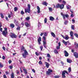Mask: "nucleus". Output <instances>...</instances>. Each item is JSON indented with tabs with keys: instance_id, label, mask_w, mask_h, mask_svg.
<instances>
[{
	"instance_id": "obj_45",
	"label": "nucleus",
	"mask_w": 78,
	"mask_h": 78,
	"mask_svg": "<svg viewBox=\"0 0 78 78\" xmlns=\"http://www.w3.org/2000/svg\"><path fill=\"white\" fill-rule=\"evenodd\" d=\"M47 33L46 32H45L44 34V36H47Z\"/></svg>"
},
{
	"instance_id": "obj_38",
	"label": "nucleus",
	"mask_w": 78,
	"mask_h": 78,
	"mask_svg": "<svg viewBox=\"0 0 78 78\" xmlns=\"http://www.w3.org/2000/svg\"><path fill=\"white\" fill-rule=\"evenodd\" d=\"M47 56L48 58H51V56H50V54H47Z\"/></svg>"
},
{
	"instance_id": "obj_58",
	"label": "nucleus",
	"mask_w": 78,
	"mask_h": 78,
	"mask_svg": "<svg viewBox=\"0 0 78 78\" xmlns=\"http://www.w3.org/2000/svg\"><path fill=\"white\" fill-rule=\"evenodd\" d=\"M74 16V15H73V14H72L71 15V17H73Z\"/></svg>"
},
{
	"instance_id": "obj_6",
	"label": "nucleus",
	"mask_w": 78,
	"mask_h": 78,
	"mask_svg": "<svg viewBox=\"0 0 78 78\" xmlns=\"http://www.w3.org/2000/svg\"><path fill=\"white\" fill-rule=\"evenodd\" d=\"M30 12L31 10H30V9L27 8L25 9V12H26V13H27V12H28V13H30Z\"/></svg>"
},
{
	"instance_id": "obj_53",
	"label": "nucleus",
	"mask_w": 78,
	"mask_h": 78,
	"mask_svg": "<svg viewBox=\"0 0 78 78\" xmlns=\"http://www.w3.org/2000/svg\"><path fill=\"white\" fill-rule=\"evenodd\" d=\"M11 62H12V61L10 60L9 61V64H11Z\"/></svg>"
},
{
	"instance_id": "obj_26",
	"label": "nucleus",
	"mask_w": 78,
	"mask_h": 78,
	"mask_svg": "<svg viewBox=\"0 0 78 78\" xmlns=\"http://www.w3.org/2000/svg\"><path fill=\"white\" fill-rule=\"evenodd\" d=\"M73 31H71L70 32V36L71 37H72L73 36Z\"/></svg>"
},
{
	"instance_id": "obj_29",
	"label": "nucleus",
	"mask_w": 78,
	"mask_h": 78,
	"mask_svg": "<svg viewBox=\"0 0 78 78\" xmlns=\"http://www.w3.org/2000/svg\"><path fill=\"white\" fill-rule=\"evenodd\" d=\"M43 45H46V44H47V42H46V41H43Z\"/></svg>"
},
{
	"instance_id": "obj_18",
	"label": "nucleus",
	"mask_w": 78,
	"mask_h": 78,
	"mask_svg": "<svg viewBox=\"0 0 78 78\" xmlns=\"http://www.w3.org/2000/svg\"><path fill=\"white\" fill-rule=\"evenodd\" d=\"M51 34L53 37H55V34L53 32H51Z\"/></svg>"
},
{
	"instance_id": "obj_25",
	"label": "nucleus",
	"mask_w": 78,
	"mask_h": 78,
	"mask_svg": "<svg viewBox=\"0 0 78 78\" xmlns=\"http://www.w3.org/2000/svg\"><path fill=\"white\" fill-rule=\"evenodd\" d=\"M54 53H56L57 54H58V51H57V50L56 49L54 50Z\"/></svg>"
},
{
	"instance_id": "obj_34",
	"label": "nucleus",
	"mask_w": 78,
	"mask_h": 78,
	"mask_svg": "<svg viewBox=\"0 0 78 78\" xmlns=\"http://www.w3.org/2000/svg\"><path fill=\"white\" fill-rule=\"evenodd\" d=\"M69 37L68 36H66V37H65V39L66 40H68V39H69Z\"/></svg>"
},
{
	"instance_id": "obj_9",
	"label": "nucleus",
	"mask_w": 78,
	"mask_h": 78,
	"mask_svg": "<svg viewBox=\"0 0 78 78\" xmlns=\"http://www.w3.org/2000/svg\"><path fill=\"white\" fill-rule=\"evenodd\" d=\"M41 38L40 37H39L38 39V41L39 45L41 44Z\"/></svg>"
},
{
	"instance_id": "obj_28",
	"label": "nucleus",
	"mask_w": 78,
	"mask_h": 78,
	"mask_svg": "<svg viewBox=\"0 0 78 78\" xmlns=\"http://www.w3.org/2000/svg\"><path fill=\"white\" fill-rule=\"evenodd\" d=\"M68 72L69 73L71 72V68L69 67L68 68Z\"/></svg>"
},
{
	"instance_id": "obj_12",
	"label": "nucleus",
	"mask_w": 78,
	"mask_h": 78,
	"mask_svg": "<svg viewBox=\"0 0 78 78\" xmlns=\"http://www.w3.org/2000/svg\"><path fill=\"white\" fill-rule=\"evenodd\" d=\"M74 56H75V58H78V53L76 52H75L74 53Z\"/></svg>"
},
{
	"instance_id": "obj_15",
	"label": "nucleus",
	"mask_w": 78,
	"mask_h": 78,
	"mask_svg": "<svg viewBox=\"0 0 78 78\" xmlns=\"http://www.w3.org/2000/svg\"><path fill=\"white\" fill-rule=\"evenodd\" d=\"M64 5L63 4H61V5H60V9H63V8H64Z\"/></svg>"
},
{
	"instance_id": "obj_10",
	"label": "nucleus",
	"mask_w": 78,
	"mask_h": 78,
	"mask_svg": "<svg viewBox=\"0 0 78 78\" xmlns=\"http://www.w3.org/2000/svg\"><path fill=\"white\" fill-rule=\"evenodd\" d=\"M45 63L46 65V67L47 68H48V67H49V64H48V63L47 62H45Z\"/></svg>"
},
{
	"instance_id": "obj_35",
	"label": "nucleus",
	"mask_w": 78,
	"mask_h": 78,
	"mask_svg": "<svg viewBox=\"0 0 78 78\" xmlns=\"http://www.w3.org/2000/svg\"><path fill=\"white\" fill-rule=\"evenodd\" d=\"M30 18L29 17H27L26 18V19L27 20H30Z\"/></svg>"
},
{
	"instance_id": "obj_44",
	"label": "nucleus",
	"mask_w": 78,
	"mask_h": 78,
	"mask_svg": "<svg viewBox=\"0 0 78 78\" xmlns=\"http://www.w3.org/2000/svg\"><path fill=\"white\" fill-rule=\"evenodd\" d=\"M21 14H22V15H23L24 14V12H23V11H21Z\"/></svg>"
},
{
	"instance_id": "obj_5",
	"label": "nucleus",
	"mask_w": 78,
	"mask_h": 78,
	"mask_svg": "<svg viewBox=\"0 0 78 78\" xmlns=\"http://www.w3.org/2000/svg\"><path fill=\"white\" fill-rule=\"evenodd\" d=\"M8 31H2V34L5 37H6V35H8Z\"/></svg>"
},
{
	"instance_id": "obj_8",
	"label": "nucleus",
	"mask_w": 78,
	"mask_h": 78,
	"mask_svg": "<svg viewBox=\"0 0 78 78\" xmlns=\"http://www.w3.org/2000/svg\"><path fill=\"white\" fill-rule=\"evenodd\" d=\"M22 51H24V54H25L27 55H28V52L26 50H24V49H22Z\"/></svg>"
},
{
	"instance_id": "obj_40",
	"label": "nucleus",
	"mask_w": 78,
	"mask_h": 78,
	"mask_svg": "<svg viewBox=\"0 0 78 78\" xmlns=\"http://www.w3.org/2000/svg\"><path fill=\"white\" fill-rule=\"evenodd\" d=\"M9 68L10 69H12L13 68V66H9Z\"/></svg>"
},
{
	"instance_id": "obj_41",
	"label": "nucleus",
	"mask_w": 78,
	"mask_h": 78,
	"mask_svg": "<svg viewBox=\"0 0 78 78\" xmlns=\"http://www.w3.org/2000/svg\"><path fill=\"white\" fill-rule=\"evenodd\" d=\"M14 9L15 11H16L17 10V8L16 7H15L14 8Z\"/></svg>"
},
{
	"instance_id": "obj_31",
	"label": "nucleus",
	"mask_w": 78,
	"mask_h": 78,
	"mask_svg": "<svg viewBox=\"0 0 78 78\" xmlns=\"http://www.w3.org/2000/svg\"><path fill=\"white\" fill-rule=\"evenodd\" d=\"M27 6L29 9H30L31 8V5H30V4H28Z\"/></svg>"
},
{
	"instance_id": "obj_30",
	"label": "nucleus",
	"mask_w": 78,
	"mask_h": 78,
	"mask_svg": "<svg viewBox=\"0 0 78 78\" xmlns=\"http://www.w3.org/2000/svg\"><path fill=\"white\" fill-rule=\"evenodd\" d=\"M3 67V64H2L1 62H0V67Z\"/></svg>"
},
{
	"instance_id": "obj_7",
	"label": "nucleus",
	"mask_w": 78,
	"mask_h": 78,
	"mask_svg": "<svg viewBox=\"0 0 78 78\" xmlns=\"http://www.w3.org/2000/svg\"><path fill=\"white\" fill-rule=\"evenodd\" d=\"M64 53L65 54V55L66 57L69 56V53L67 52L66 51H64Z\"/></svg>"
},
{
	"instance_id": "obj_4",
	"label": "nucleus",
	"mask_w": 78,
	"mask_h": 78,
	"mask_svg": "<svg viewBox=\"0 0 78 78\" xmlns=\"http://www.w3.org/2000/svg\"><path fill=\"white\" fill-rule=\"evenodd\" d=\"M48 71H47L46 72V74H47V75H49L50 74H51V73H52V72H53V70L50 69H49L48 70Z\"/></svg>"
},
{
	"instance_id": "obj_48",
	"label": "nucleus",
	"mask_w": 78,
	"mask_h": 78,
	"mask_svg": "<svg viewBox=\"0 0 78 78\" xmlns=\"http://www.w3.org/2000/svg\"><path fill=\"white\" fill-rule=\"evenodd\" d=\"M40 48L41 50H42V49H43V46H41L40 47Z\"/></svg>"
},
{
	"instance_id": "obj_62",
	"label": "nucleus",
	"mask_w": 78,
	"mask_h": 78,
	"mask_svg": "<svg viewBox=\"0 0 78 78\" xmlns=\"http://www.w3.org/2000/svg\"><path fill=\"white\" fill-rule=\"evenodd\" d=\"M2 28H0V31H1V32H2Z\"/></svg>"
},
{
	"instance_id": "obj_51",
	"label": "nucleus",
	"mask_w": 78,
	"mask_h": 78,
	"mask_svg": "<svg viewBox=\"0 0 78 78\" xmlns=\"http://www.w3.org/2000/svg\"><path fill=\"white\" fill-rule=\"evenodd\" d=\"M32 72H34V73H35V70H34V69H32Z\"/></svg>"
},
{
	"instance_id": "obj_56",
	"label": "nucleus",
	"mask_w": 78,
	"mask_h": 78,
	"mask_svg": "<svg viewBox=\"0 0 78 78\" xmlns=\"http://www.w3.org/2000/svg\"><path fill=\"white\" fill-rule=\"evenodd\" d=\"M4 29H5V30H4V31H7V28H5Z\"/></svg>"
},
{
	"instance_id": "obj_13",
	"label": "nucleus",
	"mask_w": 78,
	"mask_h": 78,
	"mask_svg": "<svg viewBox=\"0 0 78 78\" xmlns=\"http://www.w3.org/2000/svg\"><path fill=\"white\" fill-rule=\"evenodd\" d=\"M37 12L38 13H40V12H41V11L40 10V8L38 6H37Z\"/></svg>"
},
{
	"instance_id": "obj_43",
	"label": "nucleus",
	"mask_w": 78,
	"mask_h": 78,
	"mask_svg": "<svg viewBox=\"0 0 78 78\" xmlns=\"http://www.w3.org/2000/svg\"><path fill=\"white\" fill-rule=\"evenodd\" d=\"M55 78H59V76H54Z\"/></svg>"
},
{
	"instance_id": "obj_39",
	"label": "nucleus",
	"mask_w": 78,
	"mask_h": 78,
	"mask_svg": "<svg viewBox=\"0 0 78 78\" xmlns=\"http://www.w3.org/2000/svg\"><path fill=\"white\" fill-rule=\"evenodd\" d=\"M74 35H75V36H76V37H77V38H78V34H74Z\"/></svg>"
},
{
	"instance_id": "obj_3",
	"label": "nucleus",
	"mask_w": 78,
	"mask_h": 78,
	"mask_svg": "<svg viewBox=\"0 0 78 78\" xmlns=\"http://www.w3.org/2000/svg\"><path fill=\"white\" fill-rule=\"evenodd\" d=\"M10 36L12 38H16L17 37V36L12 33H10Z\"/></svg>"
},
{
	"instance_id": "obj_20",
	"label": "nucleus",
	"mask_w": 78,
	"mask_h": 78,
	"mask_svg": "<svg viewBox=\"0 0 78 78\" xmlns=\"http://www.w3.org/2000/svg\"><path fill=\"white\" fill-rule=\"evenodd\" d=\"M11 77L12 78H14V73H12Z\"/></svg>"
},
{
	"instance_id": "obj_21",
	"label": "nucleus",
	"mask_w": 78,
	"mask_h": 78,
	"mask_svg": "<svg viewBox=\"0 0 78 78\" xmlns=\"http://www.w3.org/2000/svg\"><path fill=\"white\" fill-rule=\"evenodd\" d=\"M10 26L11 27H12V28H13L14 27V24H13V23L11 24Z\"/></svg>"
},
{
	"instance_id": "obj_19",
	"label": "nucleus",
	"mask_w": 78,
	"mask_h": 78,
	"mask_svg": "<svg viewBox=\"0 0 78 78\" xmlns=\"http://www.w3.org/2000/svg\"><path fill=\"white\" fill-rule=\"evenodd\" d=\"M43 5H45L47 6V5H48V3H47L46 2H44L43 3Z\"/></svg>"
},
{
	"instance_id": "obj_50",
	"label": "nucleus",
	"mask_w": 78,
	"mask_h": 78,
	"mask_svg": "<svg viewBox=\"0 0 78 78\" xmlns=\"http://www.w3.org/2000/svg\"><path fill=\"white\" fill-rule=\"evenodd\" d=\"M35 54L37 56H39V54L37 53V52H36Z\"/></svg>"
},
{
	"instance_id": "obj_60",
	"label": "nucleus",
	"mask_w": 78,
	"mask_h": 78,
	"mask_svg": "<svg viewBox=\"0 0 78 78\" xmlns=\"http://www.w3.org/2000/svg\"><path fill=\"white\" fill-rule=\"evenodd\" d=\"M3 59H5V56H2V58Z\"/></svg>"
},
{
	"instance_id": "obj_37",
	"label": "nucleus",
	"mask_w": 78,
	"mask_h": 78,
	"mask_svg": "<svg viewBox=\"0 0 78 78\" xmlns=\"http://www.w3.org/2000/svg\"><path fill=\"white\" fill-rule=\"evenodd\" d=\"M48 9L49 11H52V8H50V7H49L48 8Z\"/></svg>"
},
{
	"instance_id": "obj_61",
	"label": "nucleus",
	"mask_w": 78,
	"mask_h": 78,
	"mask_svg": "<svg viewBox=\"0 0 78 78\" xmlns=\"http://www.w3.org/2000/svg\"><path fill=\"white\" fill-rule=\"evenodd\" d=\"M43 39L44 40V41H45V37L44 36L43 37Z\"/></svg>"
},
{
	"instance_id": "obj_49",
	"label": "nucleus",
	"mask_w": 78,
	"mask_h": 78,
	"mask_svg": "<svg viewBox=\"0 0 78 78\" xmlns=\"http://www.w3.org/2000/svg\"><path fill=\"white\" fill-rule=\"evenodd\" d=\"M14 23H15L16 24L17 23V21H16V20H14Z\"/></svg>"
},
{
	"instance_id": "obj_23",
	"label": "nucleus",
	"mask_w": 78,
	"mask_h": 78,
	"mask_svg": "<svg viewBox=\"0 0 78 78\" xmlns=\"http://www.w3.org/2000/svg\"><path fill=\"white\" fill-rule=\"evenodd\" d=\"M0 14L2 18V19H3V18H4V16H3V13H1Z\"/></svg>"
},
{
	"instance_id": "obj_22",
	"label": "nucleus",
	"mask_w": 78,
	"mask_h": 78,
	"mask_svg": "<svg viewBox=\"0 0 78 78\" xmlns=\"http://www.w3.org/2000/svg\"><path fill=\"white\" fill-rule=\"evenodd\" d=\"M62 42L64 44H65L66 45H67V43L64 40H63L62 41Z\"/></svg>"
},
{
	"instance_id": "obj_2",
	"label": "nucleus",
	"mask_w": 78,
	"mask_h": 78,
	"mask_svg": "<svg viewBox=\"0 0 78 78\" xmlns=\"http://www.w3.org/2000/svg\"><path fill=\"white\" fill-rule=\"evenodd\" d=\"M61 16H63V19H66V18H68L69 17V15H68V14H66V15H64V13H63L62 12H61Z\"/></svg>"
},
{
	"instance_id": "obj_27",
	"label": "nucleus",
	"mask_w": 78,
	"mask_h": 78,
	"mask_svg": "<svg viewBox=\"0 0 78 78\" xmlns=\"http://www.w3.org/2000/svg\"><path fill=\"white\" fill-rule=\"evenodd\" d=\"M74 27H75V26L72 25L71 27V28L72 29V30H74Z\"/></svg>"
},
{
	"instance_id": "obj_54",
	"label": "nucleus",
	"mask_w": 78,
	"mask_h": 78,
	"mask_svg": "<svg viewBox=\"0 0 78 78\" xmlns=\"http://www.w3.org/2000/svg\"><path fill=\"white\" fill-rule=\"evenodd\" d=\"M74 44L75 45H76L77 47H78V44L77 43H75Z\"/></svg>"
},
{
	"instance_id": "obj_52",
	"label": "nucleus",
	"mask_w": 78,
	"mask_h": 78,
	"mask_svg": "<svg viewBox=\"0 0 78 78\" xmlns=\"http://www.w3.org/2000/svg\"><path fill=\"white\" fill-rule=\"evenodd\" d=\"M66 1H62V3L63 4H66Z\"/></svg>"
},
{
	"instance_id": "obj_24",
	"label": "nucleus",
	"mask_w": 78,
	"mask_h": 78,
	"mask_svg": "<svg viewBox=\"0 0 78 78\" xmlns=\"http://www.w3.org/2000/svg\"><path fill=\"white\" fill-rule=\"evenodd\" d=\"M60 7V4H58L56 5V8H59Z\"/></svg>"
},
{
	"instance_id": "obj_46",
	"label": "nucleus",
	"mask_w": 78,
	"mask_h": 78,
	"mask_svg": "<svg viewBox=\"0 0 78 78\" xmlns=\"http://www.w3.org/2000/svg\"><path fill=\"white\" fill-rule=\"evenodd\" d=\"M64 23L65 25H67V21H65V22H64Z\"/></svg>"
},
{
	"instance_id": "obj_42",
	"label": "nucleus",
	"mask_w": 78,
	"mask_h": 78,
	"mask_svg": "<svg viewBox=\"0 0 78 78\" xmlns=\"http://www.w3.org/2000/svg\"><path fill=\"white\" fill-rule=\"evenodd\" d=\"M20 27H18L17 28H16V30H19V31L20 30Z\"/></svg>"
},
{
	"instance_id": "obj_32",
	"label": "nucleus",
	"mask_w": 78,
	"mask_h": 78,
	"mask_svg": "<svg viewBox=\"0 0 78 78\" xmlns=\"http://www.w3.org/2000/svg\"><path fill=\"white\" fill-rule=\"evenodd\" d=\"M44 22L45 23H47V18H45L44 19Z\"/></svg>"
},
{
	"instance_id": "obj_64",
	"label": "nucleus",
	"mask_w": 78,
	"mask_h": 78,
	"mask_svg": "<svg viewBox=\"0 0 78 78\" xmlns=\"http://www.w3.org/2000/svg\"><path fill=\"white\" fill-rule=\"evenodd\" d=\"M21 24L22 25H24V23H23V22H22V23H21Z\"/></svg>"
},
{
	"instance_id": "obj_33",
	"label": "nucleus",
	"mask_w": 78,
	"mask_h": 78,
	"mask_svg": "<svg viewBox=\"0 0 78 78\" xmlns=\"http://www.w3.org/2000/svg\"><path fill=\"white\" fill-rule=\"evenodd\" d=\"M38 64H39L40 65H42V61H40L39 62Z\"/></svg>"
},
{
	"instance_id": "obj_14",
	"label": "nucleus",
	"mask_w": 78,
	"mask_h": 78,
	"mask_svg": "<svg viewBox=\"0 0 78 78\" xmlns=\"http://www.w3.org/2000/svg\"><path fill=\"white\" fill-rule=\"evenodd\" d=\"M49 18L50 20H51V21H53L55 20V18L51 16H50Z\"/></svg>"
},
{
	"instance_id": "obj_57",
	"label": "nucleus",
	"mask_w": 78,
	"mask_h": 78,
	"mask_svg": "<svg viewBox=\"0 0 78 78\" xmlns=\"http://www.w3.org/2000/svg\"><path fill=\"white\" fill-rule=\"evenodd\" d=\"M66 8L67 9H69V8H70V6H66Z\"/></svg>"
},
{
	"instance_id": "obj_55",
	"label": "nucleus",
	"mask_w": 78,
	"mask_h": 78,
	"mask_svg": "<svg viewBox=\"0 0 78 78\" xmlns=\"http://www.w3.org/2000/svg\"><path fill=\"white\" fill-rule=\"evenodd\" d=\"M3 77L4 78H7L6 76L5 75H3Z\"/></svg>"
},
{
	"instance_id": "obj_11",
	"label": "nucleus",
	"mask_w": 78,
	"mask_h": 78,
	"mask_svg": "<svg viewBox=\"0 0 78 78\" xmlns=\"http://www.w3.org/2000/svg\"><path fill=\"white\" fill-rule=\"evenodd\" d=\"M25 25L26 27H30V24L28 23H25Z\"/></svg>"
},
{
	"instance_id": "obj_47",
	"label": "nucleus",
	"mask_w": 78,
	"mask_h": 78,
	"mask_svg": "<svg viewBox=\"0 0 78 78\" xmlns=\"http://www.w3.org/2000/svg\"><path fill=\"white\" fill-rule=\"evenodd\" d=\"M72 21L73 22V23H74L75 22V20L73 19L72 20Z\"/></svg>"
},
{
	"instance_id": "obj_63",
	"label": "nucleus",
	"mask_w": 78,
	"mask_h": 78,
	"mask_svg": "<svg viewBox=\"0 0 78 78\" xmlns=\"http://www.w3.org/2000/svg\"><path fill=\"white\" fill-rule=\"evenodd\" d=\"M2 49H3V50H4V51H5V47H2Z\"/></svg>"
},
{
	"instance_id": "obj_16",
	"label": "nucleus",
	"mask_w": 78,
	"mask_h": 78,
	"mask_svg": "<svg viewBox=\"0 0 78 78\" xmlns=\"http://www.w3.org/2000/svg\"><path fill=\"white\" fill-rule=\"evenodd\" d=\"M67 62H68L69 63H70L71 62H72V61L71 60L67 59Z\"/></svg>"
},
{
	"instance_id": "obj_17",
	"label": "nucleus",
	"mask_w": 78,
	"mask_h": 78,
	"mask_svg": "<svg viewBox=\"0 0 78 78\" xmlns=\"http://www.w3.org/2000/svg\"><path fill=\"white\" fill-rule=\"evenodd\" d=\"M27 55L24 54V53H23L22 54L23 57L24 58H26V57H27Z\"/></svg>"
},
{
	"instance_id": "obj_1",
	"label": "nucleus",
	"mask_w": 78,
	"mask_h": 78,
	"mask_svg": "<svg viewBox=\"0 0 78 78\" xmlns=\"http://www.w3.org/2000/svg\"><path fill=\"white\" fill-rule=\"evenodd\" d=\"M66 74H67V75H68V72H67V71L66 70H64L62 72V75L63 78H66V76H65V75H66Z\"/></svg>"
},
{
	"instance_id": "obj_59",
	"label": "nucleus",
	"mask_w": 78,
	"mask_h": 78,
	"mask_svg": "<svg viewBox=\"0 0 78 78\" xmlns=\"http://www.w3.org/2000/svg\"><path fill=\"white\" fill-rule=\"evenodd\" d=\"M58 46L60 47L61 46V42H59L58 43Z\"/></svg>"
},
{
	"instance_id": "obj_36",
	"label": "nucleus",
	"mask_w": 78,
	"mask_h": 78,
	"mask_svg": "<svg viewBox=\"0 0 78 78\" xmlns=\"http://www.w3.org/2000/svg\"><path fill=\"white\" fill-rule=\"evenodd\" d=\"M56 47L57 50H59V49H60V46H57Z\"/></svg>"
}]
</instances>
